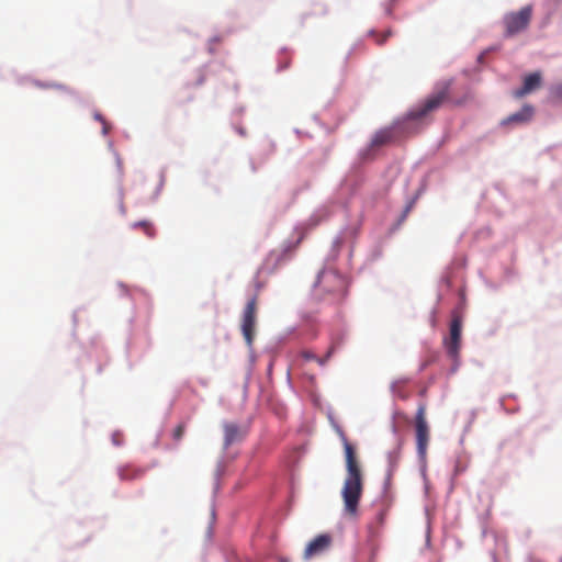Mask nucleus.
Instances as JSON below:
<instances>
[{
	"label": "nucleus",
	"instance_id": "nucleus-1",
	"mask_svg": "<svg viewBox=\"0 0 562 562\" xmlns=\"http://www.w3.org/2000/svg\"><path fill=\"white\" fill-rule=\"evenodd\" d=\"M338 435L345 449L347 471L341 488V497L346 513L350 516H356L363 493V474L355 447L349 442L342 430H338Z\"/></svg>",
	"mask_w": 562,
	"mask_h": 562
},
{
	"label": "nucleus",
	"instance_id": "nucleus-2",
	"mask_svg": "<svg viewBox=\"0 0 562 562\" xmlns=\"http://www.w3.org/2000/svg\"><path fill=\"white\" fill-rule=\"evenodd\" d=\"M347 280L334 270H323L315 282L313 297L317 302L340 303L347 292Z\"/></svg>",
	"mask_w": 562,
	"mask_h": 562
},
{
	"label": "nucleus",
	"instance_id": "nucleus-3",
	"mask_svg": "<svg viewBox=\"0 0 562 562\" xmlns=\"http://www.w3.org/2000/svg\"><path fill=\"white\" fill-rule=\"evenodd\" d=\"M450 97V82H443L428 95L419 105L409 111L406 115L408 121H424L437 111Z\"/></svg>",
	"mask_w": 562,
	"mask_h": 562
},
{
	"label": "nucleus",
	"instance_id": "nucleus-4",
	"mask_svg": "<svg viewBox=\"0 0 562 562\" xmlns=\"http://www.w3.org/2000/svg\"><path fill=\"white\" fill-rule=\"evenodd\" d=\"M532 10L531 7H524L518 12L508 13L504 19L506 35L513 36L524 30L530 23Z\"/></svg>",
	"mask_w": 562,
	"mask_h": 562
},
{
	"label": "nucleus",
	"instance_id": "nucleus-5",
	"mask_svg": "<svg viewBox=\"0 0 562 562\" xmlns=\"http://www.w3.org/2000/svg\"><path fill=\"white\" fill-rule=\"evenodd\" d=\"M257 297L250 299L243 313L241 333L248 347L252 346L256 329Z\"/></svg>",
	"mask_w": 562,
	"mask_h": 562
},
{
	"label": "nucleus",
	"instance_id": "nucleus-6",
	"mask_svg": "<svg viewBox=\"0 0 562 562\" xmlns=\"http://www.w3.org/2000/svg\"><path fill=\"white\" fill-rule=\"evenodd\" d=\"M462 322L456 316L450 323L449 337L445 339L448 356L457 363L461 349Z\"/></svg>",
	"mask_w": 562,
	"mask_h": 562
},
{
	"label": "nucleus",
	"instance_id": "nucleus-7",
	"mask_svg": "<svg viewBox=\"0 0 562 562\" xmlns=\"http://www.w3.org/2000/svg\"><path fill=\"white\" fill-rule=\"evenodd\" d=\"M415 428H416V443L418 453L424 457L427 451L428 441H429V429L426 422V407L425 405H419L416 417H415Z\"/></svg>",
	"mask_w": 562,
	"mask_h": 562
},
{
	"label": "nucleus",
	"instance_id": "nucleus-8",
	"mask_svg": "<svg viewBox=\"0 0 562 562\" xmlns=\"http://www.w3.org/2000/svg\"><path fill=\"white\" fill-rule=\"evenodd\" d=\"M158 465V461H153L148 467H138L133 463H125L117 467L116 473L122 482H132L140 480L146 475V472L150 468Z\"/></svg>",
	"mask_w": 562,
	"mask_h": 562
},
{
	"label": "nucleus",
	"instance_id": "nucleus-9",
	"mask_svg": "<svg viewBox=\"0 0 562 562\" xmlns=\"http://www.w3.org/2000/svg\"><path fill=\"white\" fill-rule=\"evenodd\" d=\"M333 543V537L328 533L316 536L310 541L304 550L303 558L310 560L312 558L322 555L329 550Z\"/></svg>",
	"mask_w": 562,
	"mask_h": 562
},
{
	"label": "nucleus",
	"instance_id": "nucleus-10",
	"mask_svg": "<svg viewBox=\"0 0 562 562\" xmlns=\"http://www.w3.org/2000/svg\"><path fill=\"white\" fill-rule=\"evenodd\" d=\"M303 239V235H300L295 243H289L283 246L282 249L272 250L265 260V267L269 268L270 271H274L277 267L285 260L289 255L295 250Z\"/></svg>",
	"mask_w": 562,
	"mask_h": 562
},
{
	"label": "nucleus",
	"instance_id": "nucleus-11",
	"mask_svg": "<svg viewBox=\"0 0 562 562\" xmlns=\"http://www.w3.org/2000/svg\"><path fill=\"white\" fill-rule=\"evenodd\" d=\"M542 78L539 71L529 74L524 79V85L520 89L514 92L516 98H521L541 87Z\"/></svg>",
	"mask_w": 562,
	"mask_h": 562
},
{
	"label": "nucleus",
	"instance_id": "nucleus-12",
	"mask_svg": "<svg viewBox=\"0 0 562 562\" xmlns=\"http://www.w3.org/2000/svg\"><path fill=\"white\" fill-rule=\"evenodd\" d=\"M533 115V108L529 104H526L519 110L518 112L509 115L507 119H505L502 124L506 125L509 123H526L528 122Z\"/></svg>",
	"mask_w": 562,
	"mask_h": 562
},
{
	"label": "nucleus",
	"instance_id": "nucleus-13",
	"mask_svg": "<svg viewBox=\"0 0 562 562\" xmlns=\"http://www.w3.org/2000/svg\"><path fill=\"white\" fill-rule=\"evenodd\" d=\"M394 138V131L392 127H385L378 131L371 140L372 147H381L391 143Z\"/></svg>",
	"mask_w": 562,
	"mask_h": 562
},
{
	"label": "nucleus",
	"instance_id": "nucleus-14",
	"mask_svg": "<svg viewBox=\"0 0 562 562\" xmlns=\"http://www.w3.org/2000/svg\"><path fill=\"white\" fill-rule=\"evenodd\" d=\"M224 434H225V446H231L235 441L239 440L241 438L240 429L235 424H226L224 426Z\"/></svg>",
	"mask_w": 562,
	"mask_h": 562
},
{
	"label": "nucleus",
	"instance_id": "nucleus-15",
	"mask_svg": "<svg viewBox=\"0 0 562 562\" xmlns=\"http://www.w3.org/2000/svg\"><path fill=\"white\" fill-rule=\"evenodd\" d=\"M133 228H140L148 237L156 235L154 225L148 221H139L132 224Z\"/></svg>",
	"mask_w": 562,
	"mask_h": 562
},
{
	"label": "nucleus",
	"instance_id": "nucleus-16",
	"mask_svg": "<svg viewBox=\"0 0 562 562\" xmlns=\"http://www.w3.org/2000/svg\"><path fill=\"white\" fill-rule=\"evenodd\" d=\"M387 459H389L391 470H394L397 467L398 461L401 459V445L400 443L392 451L389 452Z\"/></svg>",
	"mask_w": 562,
	"mask_h": 562
},
{
	"label": "nucleus",
	"instance_id": "nucleus-17",
	"mask_svg": "<svg viewBox=\"0 0 562 562\" xmlns=\"http://www.w3.org/2000/svg\"><path fill=\"white\" fill-rule=\"evenodd\" d=\"M184 430H186V426L184 424H180L178 425L175 430H173V434H172V437L175 440H180L184 434Z\"/></svg>",
	"mask_w": 562,
	"mask_h": 562
},
{
	"label": "nucleus",
	"instance_id": "nucleus-18",
	"mask_svg": "<svg viewBox=\"0 0 562 562\" xmlns=\"http://www.w3.org/2000/svg\"><path fill=\"white\" fill-rule=\"evenodd\" d=\"M552 97H553L554 99L562 100V83L557 85V86L552 89Z\"/></svg>",
	"mask_w": 562,
	"mask_h": 562
},
{
	"label": "nucleus",
	"instance_id": "nucleus-19",
	"mask_svg": "<svg viewBox=\"0 0 562 562\" xmlns=\"http://www.w3.org/2000/svg\"><path fill=\"white\" fill-rule=\"evenodd\" d=\"M331 353H333V348H330L327 351V353L324 358L316 357L315 361H317L321 366H324L326 363V361L330 358Z\"/></svg>",
	"mask_w": 562,
	"mask_h": 562
},
{
	"label": "nucleus",
	"instance_id": "nucleus-20",
	"mask_svg": "<svg viewBox=\"0 0 562 562\" xmlns=\"http://www.w3.org/2000/svg\"><path fill=\"white\" fill-rule=\"evenodd\" d=\"M112 441L114 445L120 446L123 442V436L120 432H115L112 436Z\"/></svg>",
	"mask_w": 562,
	"mask_h": 562
},
{
	"label": "nucleus",
	"instance_id": "nucleus-21",
	"mask_svg": "<svg viewBox=\"0 0 562 562\" xmlns=\"http://www.w3.org/2000/svg\"><path fill=\"white\" fill-rule=\"evenodd\" d=\"M94 117H95V120L100 121L103 124V134H106L108 133V124L104 121V119L102 117V115L99 113H95Z\"/></svg>",
	"mask_w": 562,
	"mask_h": 562
},
{
	"label": "nucleus",
	"instance_id": "nucleus-22",
	"mask_svg": "<svg viewBox=\"0 0 562 562\" xmlns=\"http://www.w3.org/2000/svg\"><path fill=\"white\" fill-rule=\"evenodd\" d=\"M301 355L305 360H315L316 359V356L312 351H308V350L303 351Z\"/></svg>",
	"mask_w": 562,
	"mask_h": 562
},
{
	"label": "nucleus",
	"instance_id": "nucleus-23",
	"mask_svg": "<svg viewBox=\"0 0 562 562\" xmlns=\"http://www.w3.org/2000/svg\"><path fill=\"white\" fill-rule=\"evenodd\" d=\"M390 35H391V33H390V32H386L385 34H383L381 37H379V38L376 40L378 44H379V45L384 44V43L386 42V40L389 38V36H390Z\"/></svg>",
	"mask_w": 562,
	"mask_h": 562
},
{
	"label": "nucleus",
	"instance_id": "nucleus-24",
	"mask_svg": "<svg viewBox=\"0 0 562 562\" xmlns=\"http://www.w3.org/2000/svg\"><path fill=\"white\" fill-rule=\"evenodd\" d=\"M384 517H385L384 512L379 513V515H378V521H379V524H383V521H384Z\"/></svg>",
	"mask_w": 562,
	"mask_h": 562
},
{
	"label": "nucleus",
	"instance_id": "nucleus-25",
	"mask_svg": "<svg viewBox=\"0 0 562 562\" xmlns=\"http://www.w3.org/2000/svg\"><path fill=\"white\" fill-rule=\"evenodd\" d=\"M120 209H121V212L124 214L125 213V207H124L122 199L120 200Z\"/></svg>",
	"mask_w": 562,
	"mask_h": 562
},
{
	"label": "nucleus",
	"instance_id": "nucleus-26",
	"mask_svg": "<svg viewBox=\"0 0 562 562\" xmlns=\"http://www.w3.org/2000/svg\"><path fill=\"white\" fill-rule=\"evenodd\" d=\"M45 87L52 88L55 87V85H46Z\"/></svg>",
	"mask_w": 562,
	"mask_h": 562
}]
</instances>
